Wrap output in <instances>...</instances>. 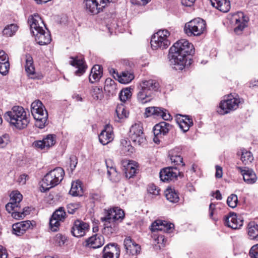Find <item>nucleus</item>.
<instances>
[{
    "mask_svg": "<svg viewBox=\"0 0 258 258\" xmlns=\"http://www.w3.org/2000/svg\"><path fill=\"white\" fill-rule=\"evenodd\" d=\"M215 208V205L213 203H211L209 206V211H214Z\"/></svg>",
    "mask_w": 258,
    "mask_h": 258,
    "instance_id": "obj_63",
    "label": "nucleus"
},
{
    "mask_svg": "<svg viewBox=\"0 0 258 258\" xmlns=\"http://www.w3.org/2000/svg\"><path fill=\"white\" fill-rule=\"evenodd\" d=\"M10 202L6 205V210L12 213L13 218L16 219H23L29 214V208L25 207L21 209L20 203L23 199L22 195L18 191L11 192Z\"/></svg>",
    "mask_w": 258,
    "mask_h": 258,
    "instance_id": "obj_4",
    "label": "nucleus"
},
{
    "mask_svg": "<svg viewBox=\"0 0 258 258\" xmlns=\"http://www.w3.org/2000/svg\"><path fill=\"white\" fill-rule=\"evenodd\" d=\"M137 163L130 161L125 168V176L127 178L133 177L137 173Z\"/></svg>",
    "mask_w": 258,
    "mask_h": 258,
    "instance_id": "obj_36",
    "label": "nucleus"
},
{
    "mask_svg": "<svg viewBox=\"0 0 258 258\" xmlns=\"http://www.w3.org/2000/svg\"><path fill=\"white\" fill-rule=\"evenodd\" d=\"M118 81L122 84H128L134 78L133 73L129 71H124L119 75L117 74Z\"/></svg>",
    "mask_w": 258,
    "mask_h": 258,
    "instance_id": "obj_39",
    "label": "nucleus"
},
{
    "mask_svg": "<svg viewBox=\"0 0 258 258\" xmlns=\"http://www.w3.org/2000/svg\"><path fill=\"white\" fill-rule=\"evenodd\" d=\"M116 0H84L83 8L87 13L95 15L102 12L107 4Z\"/></svg>",
    "mask_w": 258,
    "mask_h": 258,
    "instance_id": "obj_10",
    "label": "nucleus"
},
{
    "mask_svg": "<svg viewBox=\"0 0 258 258\" xmlns=\"http://www.w3.org/2000/svg\"><path fill=\"white\" fill-rule=\"evenodd\" d=\"M120 255V248L115 243L107 244L103 248V258H118Z\"/></svg>",
    "mask_w": 258,
    "mask_h": 258,
    "instance_id": "obj_20",
    "label": "nucleus"
},
{
    "mask_svg": "<svg viewBox=\"0 0 258 258\" xmlns=\"http://www.w3.org/2000/svg\"><path fill=\"white\" fill-rule=\"evenodd\" d=\"M154 138L153 139V140L154 141L155 143H159V140L158 139V138L159 137H160V136H154Z\"/></svg>",
    "mask_w": 258,
    "mask_h": 258,
    "instance_id": "obj_64",
    "label": "nucleus"
},
{
    "mask_svg": "<svg viewBox=\"0 0 258 258\" xmlns=\"http://www.w3.org/2000/svg\"><path fill=\"white\" fill-rule=\"evenodd\" d=\"M53 240L55 245L61 246L64 244L67 238L65 236L59 233L55 236Z\"/></svg>",
    "mask_w": 258,
    "mask_h": 258,
    "instance_id": "obj_49",
    "label": "nucleus"
},
{
    "mask_svg": "<svg viewBox=\"0 0 258 258\" xmlns=\"http://www.w3.org/2000/svg\"><path fill=\"white\" fill-rule=\"evenodd\" d=\"M169 157L171 163H174L175 165H179L181 164L182 166H184V163L183 162V158L180 155L176 154L175 150H171L169 152Z\"/></svg>",
    "mask_w": 258,
    "mask_h": 258,
    "instance_id": "obj_42",
    "label": "nucleus"
},
{
    "mask_svg": "<svg viewBox=\"0 0 258 258\" xmlns=\"http://www.w3.org/2000/svg\"><path fill=\"white\" fill-rule=\"evenodd\" d=\"M70 194L73 196H81L83 194V188L80 181L73 182L70 190Z\"/></svg>",
    "mask_w": 258,
    "mask_h": 258,
    "instance_id": "obj_40",
    "label": "nucleus"
},
{
    "mask_svg": "<svg viewBox=\"0 0 258 258\" xmlns=\"http://www.w3.org/2000/svg\"><path fill=\"white\" fill-rule=\"evenodd\" d=\"M124 217L123 211L118 207L104 210V216L100 218L103 223V233L108 237L115 233L118 230V222H121Z\"/></svg>",
    "mask_w": 258,
    "mask_h": 258,
    "instance_id": "obj_2",
    "label": "nucleus"
},
{
    "mask_svg": "<svg viewBox=\"0 0 258 258\" xmlns=\"http://www.w3.org/2000/svg\"><path fill=\"white\" fill-rule=\"evenodd\" d=\"M64 170L59 167L51 170L43 178L41 182L40 190L45 192L59 184L63 179Z\"/></svg>",
    "mask_w": 258,
    "mask_h": 258,
    "instance_id": "obj_6",
    "label": "nucleus"
},
{
    "mask_svg": "<svg viewBox=\"0 0 258 258\" xmlns=\"http://www.w3.org/2000/svg\"><path fill=\"white\" fill-rule=\"evenodd\" d=\"M243 223V220L240 217H238L237 214L234 212L229 213L224 217V224L233 229L240 228Z\"/></svg>",
    "mask_w": 258,
    "mask_h": 258,
    "instance_id": "obj_14",
    "label": "nucleus"
},
{
    "mask_svg": "<svg viewBox=\"0 0 258 258\" xmlns=\"http://www.w3.org/2000/svg\"><path fill=\"white\" fill-rule=\"evenodd\" d=\"M56 143V136L54 135L49 134L47 135L42 140L36 141L33 145L37 148L44 149L49 148L53 146Z\"/></svg>",
    "mask_w": 258,
    "mask_h": 258,
    "instance_id": "obj_21",
    "label": "nucleus"
},
{
    "mask_svg": "<svg viewBox=\"0 0 258 258\" xmlns=\"http://www.w3.org/2000/svg\"><path fill=\"white\" fill-rule=\"evenodd\" d=\"M113 139V130L111 126L106 124L99 135L100 142L103 145H107Z\"/></svg>",
    "mask_w": 258,
    "mask_h": 258,
    "instance_id": "obj_22",
    "label": "nucleus"
},
{
    "mask_svg": "<svg viewBox=\"0 0 258 258\" xmlns=\"http://www.w3.org/2000/svg\"><path fill=\"white\" fill-rule=\"evenodd\" d=\"M124 246L126 252L129 254L136 255L140 253V246L133 241L130 237H127L124 240Z\"/></svg>",
    "mask_w": 258,
    "mask_h": 258,
    "instance_id": "obj_26",
    "label": "nucleus"
},
{
    "mask_svg": "<svg viewBox=\"0 0 258 258\" xmlns=\"http://www.w3.org/2000/svg\"><path fill=\"white\" fill-rule=\"evenodd\" d=\"M4 118L11 125L19 130L25 128L30 122L29 115L20 106H13L11 110L5 113Z\"/></svg>",
    "mask_w": 258,
    "mask_h": 258,
    "instance_id": "obj_3",
    "label": "nucleus"
},
{
    "mask_svg": "<svg viewBox=\"0 0 258 258\" xmlns=\"http://www.w3.org/2000/svg\"><path fill=\"white\" fill-rule=\"evenodd\" d=\"M206 29L205 21L200 18H197L185 24L184 31L188 36H199L204 32Z\"/></svg>",
    "mask_w": 258,
    "mask_h": 258,
    "instance_id": "obj_8",
    "label": "nucleus"
},
{
    "mask_svg": "<svg viewBox=\"0 0 258 258\" xmlns=\"http://www.w3.org/2000/svg\"><path fill=\"white\" fill-rule=\"evenodd\" d=\"M70 166L72 171H73L76 168L78 163V159L76 156L72 155L70 157Z\"/></svg>",
    "mask_w": 258,
    "mask_h": 258,
    "instance_id": "obj_56",
    "label": "nucleus"
},
{
    "mask_svg": "<svg viewBox=\"0 0 258 258\" xmlns=\"http://www.w3.org/2000/svg\"><path fill=\"white\" fill-rule=\"evenodd\" d=\"M131 90L132 89L130 88H126L121 90L119 93V97L122 102H125L131 97L132 95Z\"/></svg>",
    "mask_w": 258,
    "mask_h": 258,
    "instance_id": "obj_44",
    "label": "nucleus"
},
{
    "mask_svg": "<svg viewBox=\"0 0 258 258\" xmlns=\"http://www.w3.org/2000/svg\"><path fill=\"white\" fill-rule=\"evenodd\" d=\"M212 5L223 13L228 12L230 9L229 0H210Z\"/></svg>",
    "mask_w": 258,
    "mask_h": 258,
    "instance_id": "obj_31",
    "label": "nucleus"
},
{
    "mask_svg": "<svg viewBox=\"0 0 258 258\" xmlns=\"http://www.w3.org/2000/svg\"><path fill=\"white\" fill-rule=\"evenodd\" d=\"M102 68L101 66L96 64L92 68L89 77V82L93 83L98 81L102 76Z\"/></svg>",
    "mask_w": 258,
    "mask_h": 258,
    "instance_id": "obj_33",
    "label": "nucleus"
},
{
    "mask_svg": "<svg viewBox=\"0 0 258 258\" xmlns=\"http://www.w3.org/2000/svg\"><path fill=\"white\" fill-rule=\"evenodd\" d=\"M148 190L150 194L154 195H158L159 194L160 189L154 184L149 185Z\"/></svg>",
    "mask_w": 258,
    "mask_h": 258,
    "instance_id": "obj_55",
    "label": "nucleus"
},
{
    "mask_svg": "<svg viewBox=\"0 0 258 258\" xmlns=\"http://www.w3.org/2000/svg\"><path fill=\"white\" fill-rule=\"evenodd\" d=\"M215 198L218 200H221L222 199V195L219 190H217L214 194Z\"/></svg>",
    "mask_w": 258,
    "mask_h": 258,
    "instance_id": "obj_62",
    "label": "nucleus"
},
{
    "mask_svg": "<svg viewBox=\"0 0 258 258\" xmlns=\"http://www.w3.org/2000/svg\"><path fill=\"white\" fill-rule=\"evenodd\" d=\"M131 143L130 141H128L126 139H122L120 141V145L121 146V148L123 147H125L127 145H129Z\"/></svg>",
    "mask_w": 258,
    "mask_h": 258,
    "instance_id": "obj_61",
    "label": "nucleus"
},
{
    "mask_svg": "<svg viewBox=\"0 0 258 258\" xmlns=\"http://www.w3.org/2000/svg\"><path fill=\"white\" fill-rule=\"evenodd\" d=\"M121 150L123 153L126 155H130L134 152V148L131 145V143H130L129 145H127L125 147L122 148Z\"/></svg>",
    "mask_w": 258,
    "mask_h": 258,
    "instance_id": "obj_53",
    "label": "nucleus"
},
{
    "mask_svg": "<svg viewBox=\"0 0 258 258\" xmlns=\"http://www.w3.org/2000/svg\"><path fill=\"white\" fill-rule=\"evenodd\" d=\"M28 22L30 27V30L32 33L34 31H38L43 28L46 29V26L40 16L37 14H35L31 16Z\"/></svg>",
    "mask_w": 258,
    "mask_h": 258,
    "instance_id": "obj_18",
    "label": "nucleus"
},
{
    "mask_svg": "<svg viewBox=\"0 0 258 258\" xmlns=\"http://www.w3.org/2000/svg\"><path fill=\"white\" fill-rule=\"evenodd\" d=\"M180 174L176 167H168L162 169L160 172V178L164 182L176 179Z\"/></svg>",
    "mask_w": 258,
    "mask_h": 258,
    "instance_id": "obj_17",
    "label": "nucleus"
},
{
    "mask_svg": "<svg viewBox=\"0 0 258 258\" xmlns=\"http://www.w3.org/2000/svg\"><path fill=\"white\" fill-rule=\"evenodd\" d=\"M107 168V175L108 178L113 182H117L119 181L120 175L116 170V168L113 166H109L108 163L106 162Z\"/></svg>",
    "mask_w": 258,
    "mask_h": 258,
    "instance_id": "obj_41",
    "label": "nucleus"
},
{
    "mask_svg": "<svg viewBox=\"0 0 258 258\" xmlns=\"http://www.w3.org/2000/svg\"><path fill=\"white\" fill-rule=\"evenodd\" d=\"M177 122L180 128L184 133L187 132L193 124L192 119L187 115L181 116V118L178 119Z\"/></svg>",
    "mask_w": 258,
    "mask_h": 258,
    "instance_id": "obj_35",
    "label": "nucleus"
},
{
    "mask_svg": "<svg viewBox=\"0 0 258 258\" xmlns=\"http://www.w3.org/2000/svg\"><path fill=\"white\" fill-rule=\"evenodd\" d=\"M33 35L35 37L36 41L40 45H47L51 41L50 32L46 28L33 32Z\"/></svg>",
    "mask_w": 258,
    "mask_h": 258,
    "instance_id": "obj_16",
    "label": "nucleus"
},
{
    "mask_svg": "<svg viewBox=\"0 0 258 258\" xmlns=\"http://www.w3.org/2000/svg\"><path fill=\"white\" fill-rule=\"evenodd\" d=\"M172 125L164 121L160 122L154 126V135L155 136L162 137L167 135Z\"/></svg>",
    "mask_w": 258,
    "mask_h": 258,
    "instance_id": "obj_28",
    "label": "nucleus"
},
{
    "mask_svg": "<svg viewBox=\"0 0 258 258\" xmlns=\"http://www.w3.org/2000/svg\"><path fill=\"white\" fill-rule=\"evenodd\" d=\"M25 71L27 73L28 76L31 79H35L36 78V75L32 57L30 54H26L25 55Z\"/></svg>",
    "mask_w": 258,
    "mask_h": 258,
    "instance_id": "obj_32",
    "label": "nucleus"
},
{
    "mask_svg": "<svg viewBox=\"0 0 258 258\" xmlns=\"http://www.w3.org/2000/svg\"><path fill=\"white\" fill-rule=\"evenodd\" d=\"M10 69V63L9 61L6 62H1L0 63V73L3 75H6L9 72Z\"/></svg>",
    "mask_w": 258,
    "mask_h": 258,
    "instance_id": "obj_50",
    "label": "nucleus"
},
{
    "mask_svg": "<svg viewBox=\"0 0 258 258\" xmlns=\"http://www.w3.org/2000/svg\"><path fill=\"white\" fill-rule=\"evenodd\" d=\"M194 45L186 39H180L175 43L169 49L168 58L171 64L174 66L176 70L182 71L186 66L189 65L190 59L188 64L187 56L194 53Z\"/></svg>",
    "mask_w": 258,
    "mask_h": 258,
    "instance_id": "obj_1",
    "label": "nucleus"
},
{
    "mask_svg": "<svg viewBox=\"0 0 258 258\" xmlns=\"http://www.w3.org/2000/svg\"><path fill=\"white\" fill-rule=\"evenodd\" d=\"M141 87L144 90L149 92L153 95V92L157 91L159 88V83L154 80L143 81L140 84Z\"/></svg>",
    "mask_w": 258,
    "mask_h": 258,
    "instance_id": "obj_30",
    "label": "nucleus"
},
{
    "mask_svg": "<svg viewBox=\"0 0 258 258\" xmlns=\"http://www.w3.org/2000/svg\"><path fill=\"white\" fill-rule=\"evenodd\" d=\"M166 199L171 203H176L179 200V198L175 190L172 188H168L165 191Z\"/></svg>",
    "mask_w": 258,
    "mask_h": 258,
    "instance_id": "obj_37",
    "label": "nucleus"
},
{
    "mask_svg": "<svg viewBox=\"0 0 258 258\" xmlns=\"http://www.w3.org/2000/svg\"><path fill=\"white\" fill-rule=\"evenodd\" d=\"M216 171L215 173V176L217 178H220L222 177L223 172L222 169L220 166H216Z\"/></svg>",
    "mask_w": 258,
    "mask_h": 258,
    "instance_id": "obj_60",
    "label": "nucleus"
},
{
    "mask_svg": "<svg viewBox=\"0 0 258 258\" xmlns=\"http://www.w3.org/2000/svg\"><path fill=\"white\" fill-rule=\"evenodd\" d=\"M116 113L119 119H123L127 117L128 112L125 109L124 105L120 104L118 105L116 108Z\"/></svg>",
    "mask_w": 258,
    "mask_h": 258,
    "instance_id": "obj_46",
    "label": "nucleus"
},
{
    "mask_svg": "<svg viewBox=\"0 0 258 258\" xmlns=\"http://www.w3.org/2000/svg\"><path fill=\"white\" fill-rule=\"evenodd\" d=\"M10 142V137L9 134H5L0 136V147H5Z\"/></svg>",
    "mask_w": 258,
    "mask_h": 258,
    "instance_id": "obj_51",
    "label": "nucleus"
},
{
    "mask_svg": "<svg viewBox=\"0 0 258 258\" xmlns=\"http://www.w3.org/2000/svg\"><path fill=\"white\" fill-rule=\"evenodd\" d=\"M249 255L250 258H258V243L250 248Z\"/></svg>",
    "mask_w": 258,
    "mask_h": 258,
    "instance_id": "obj_52",
    "label": "nucleus"
},
{
    "mask_svg": "<svg viewBox=\"0 0 258 258\" xmlns=\"http://www.w3.org/2000/svg\"><path fill=\"white\" fill-rule=\"evenodd\" d=\"M31 111L36 120V126L43 128L47 124L48 113L42 102L40 100L34 101L31 104Z\"/></svg>",
    "mask_w": 258,
    "mask_h": 258,
    "instance_id": "obj_7",
    "label": "nucleus"
},
{
    "mask_svg": "<svg viewBox=\"0 0 258 258\" xmlns=\"http://www.w3.org/2000/svg\"><path fill=\"white\" fill-rule=\"evenodd\" d=\"M238 202V197L236 195L234 194L230 195L227 199L228 206L232 209L237 207Z\"/></svg>",
    "mask_w": 258,
    "mask_h": 258,
    "instance_id": "obj_48",
    "label": "nucleus"
},
{
    "mask_svg": "<svg viewBox=\"0 0 258 258\" xmlns=\"http://www.w3.org/2000/svg\"><path fill=\"white\" fill-rule=\"evenodd\" d=\"M196 0H181V3L183 6L185 7H191L194 5Z\"/></svg>",
    "mask_w": 258,
    "mask_h": 258,
    "instance_id": "obj_58",
    "label": "nucleus"
},
{
    "mask_svg": "<svg viewBox=\"0 0 258 258\" xmlns=\"http://www.w3.org/2000/svg\"><path fill=\"white\" fill-rule=\"evenodd\" d=\"M237 168L242 175L244 182L247 184H253L256 181V175L252 170L246 168L243 169L240 167H238Z\"/></svg>",
    "mask_w": 258,
    "mask_h": 258,
    "instance_id": "obj_29",
    "label": "nucleus"
},
{
    "mask_svg": "<svg viewBox=\"0 0 258 258\" xmlns=\"http://www.w3.org/2000/svg\"><path fill=\"white\" fill-rule=\"evenodd\" d=\"M253 160V157L250 152L247 151L245 149L242 150L241 160L244 164L248 165L252 162Z\"/></svg>",
    "mask_w": 258,
    "mask_h": 258,
    "instance_id": "obj_43",
    "label": "nucleus"
},
{
    "mask_svg": "<svg viewBox=\"0 0 258 258\" xmlns=\"http://www.w3.org/2000/svg\"><path fill=\"white\" fill-rule=\"evenodd\" d=\"M8 252L6 249L2 245H0V258H7Z\"/></svg>",
    "mask_w": 258,
    "mask_h": 258,
    "instance_id": "obj_59",
    "label": "nucleus"
},
{
    "mask_svg": "<svg viewBox=\"0 0 258 258\" xmlns=\"http://www.w3.org/2000/svg\"><path fill=\"white\" fill-rule=\"evenodd\" d=\"M233 19L235 21V27L234 31L239 34L246 26L247 20L242 12H238L233 15Z\"/></svg>",
    "mask_w": 258,
    "mask_h": 258,
    "instance_id": "obj_24",
    "label": "nucleus"
},
{
    "mask_svg": "<svg viewBox=\"0 0 258 258\" xmlns=\"http://www.w3.org/2000/svg\"><path fill=\"white\" fill-rule=\"evenodd\" d=\"M9 61V58L5 51H0V63L1 62H6Z\"/></svg>",
    "mask_w": 258,
    "mask_h": 258,
    "instance_id": "obj_57",
    "label": "nucleus"
},
{
    "mask_svg": "<svg viewBox=\"0 0 258 258\" xmlns=\"http://www.w3.org/2000/svg\"><path fill=\"white\" fill-rule=\"evenodd\" d=\"M12 227L13 233L20 236L24 234L27 230L32 229L33 225L30 221H24L13 224Z\"/></svg>",
    "mask_w": 258,
    "mask_h": 258,
    "instance_id": "obj_23",
    "label": "nucleus"
},
{
    "mask_svg": "<svg viewBox=\"0 0 258 258\" xmlns=\"http://www.w3.org/2000/svg\"><path fill=\"white\" fill-rule=\"evenodd\" d=\"M91 95L96 100H101L103 98V93L101 88L95 87L91 90Z\"/></svg>",
    "mask_w": 258,
    "mask_h": 258,
    "instance_id": "obj_47",
    "label": "nucleus"
},
{
    "mask_svg": "<svg viewBox=\"0 0 258 258\" xmlns=\"http://www.w3.org/2000/svg\"><path fill=\"white\" fill-rule=\"evenodd\" d=\"M86 245L93 248H97L102 246L104 243V239L102 235L96 234L86 240Z\"/></svg>",
    "mask_w": 258,
    "mask_h": 258,
    "instance_id": "obj_27",
    "label": "nucleus"
},
{
    "mask_svg": "<svg viewBox=\"0 0 258 258\" xmlns=\"http://www.w3.org/2000/svg\"><path fill=\"white\" fill-rule=\"evenodd\" d=\"M146 113L149 115H154L161 117L164 120H168L172 118L170 114L166 110L158 107H149L146 108Z\"/></svg>",
    "mask_w": 258,
    "mask_h": 258,
    "instance_id": "obj_25",
    "label": "nucleus"
},
{
    "mask_svg": "<svg viewBox=\"0 0 258 258\" xmlns=\"http://www.w3.org/2000/svg\"><path fill=\"white\" fill-rule=\"evenodd\" d=\"M66 213L63 207H59L52 214L49 221V227L52 231H57L60 226V222L64 221Z\"/></svg>",
    "mask_w": 258,
    "mask_h": 258,
    "instance_id": "obj_13",
    "label": "nucleus"
},
{
    "mask_svg": "<svg viewBox=\"0 0 258 258\" xmlns=\"http://www.w3.org/2000/svg\"><path fill=\"white\" fill-rule=\"evenodd\" d=\"M240 103V98L237 95L234 96L229 94L226 99L221 101L219 105L220 109L217 112L222 115L228 113L231 111L236 109Z\"/></svg>",
    "mask_w": 258,
    "mask_h": 258,
    "instance_id": "obj_11",
    "label": "nucleus"
},
{
    "mask_svg": "<svg viewBox=\"0 0 258 258\" xmlns=\"http://www.w3.org/2000/svg\"><path fill=\"white\" fill-rule=\"evenodd\" d=\"M18 27L16 25L12 24L7 26L3 30V33L4 35L8 37L13 36L17 31Z\"/></svg>",
    "mask_w": 258,
    "mask_h": 258,
    "instance_id": "obj_45",
    "label": "nucleus"
},
{
    "mask_svg": "<svg viewBox=\"0 0 258 258\" xmlns=\"http://www.w3.org/2000/svg\"><path fill=\"white\" fill-rule=\"evenodd\" d=\"M80 205L78 204H70L67 206V211L69 214H74L79 209Z\"/></svg>",
    "mask_w": 258,
    "mask_h": 258,
    "instance_id": "obj_54",
    "label": "nucleus"
},
{
    "mask_svg": "<svg viewBox=\"0 0 258 258\" xmlns=\"http://www.w3.org/2000/svg\"><path fill=\"white\" fill-rule=\"evenodd\" d=\"M174 227L173 224L161 220H156L152 223L150 229L154 233L153 236L155 242L158 244V245L155 244L156 249H160L164 247L166 244L167 239H165L164 235L161 234L157 235L155 232L163 231L164 232L170 233L173 231Z\"/></svg>",
    "mask_w": 258,
    "mask_h": 258,
    "instance_id": "obj_5",
    "label": "nucleus"
},
{
    "mask_svg": "<svg viewBox=\"0 0 258 258\" xmlns=\"http://www.w3.org/2000/svg\"><path fill=\"white\" fill-rule=\"evenodd\" d=\"M247 233L249 239L258 240V224L254 221L248 223L247 226Z\"/></svg>",
    "mask_w": 258,
    "mask_h": 258,
    "instance_id": "obj_34",
    "label": "nucleus"
},
{
    "mask_svg": "<svg viewBox=\"0 0 258 258\" xmlns=\"http://www.w3.org/2000/svg\"><path fill=\"white\" fill-rule=\"evenodd\" d=\"M170 34V32L167 30H160L155 33L152 36L150 41L153 49L167 48L170 44V41L168 39Z\"/></svg>",
    "mask_w": 258,
    "mask_h": 258,
    "instance_id": "obj_9",
    "label": "nucleus"
},
{
    "mask_svg": "<svg viewBox=\"0 0 258 258\" xmlns=\"http://www.w3.org/2000/svg\"><path fill=\"white\" fill-rule=\"evenodd\" d=\"M129 136L135 145L144 146L146 144L143 127L140 122L135 123L131 126Z\"/></svg>",
    "mask_w": 258,
    "mask_h": 258,
    "instance_id": "obj_12",
    "label": "nucleus"
},
{
    "mask_svg": "<svg viewBox=\"0 0 258 258\" xmlns=\"http://www.w3.org/2000/svg\"><path fill=\"white\" fill-rule=\"evenodd\" d=\"M89 224L82 221H76L71 228V233L76 237L84 236L89 230Z\"/></svg>",
    "mask_w": 258,
    "mask_h": 258,
    "instance_id": "obj_15",
    "label": "nucleus"
},
{
    "mask_svg": "<svg viewBox=\"0 0 258 258\" xmlns=\"http://www.w3.org/2000/svg\"><path fill=\"white\" fill-rule=\"evenodd\" d=\"M152 97V95L147 91L144 90V88L141 89L137 94L138 100L142 104L149 102Z\"/></svg>",
    "mask_w": 258,
    "mask_h": 258,
    "instance_id": "obj_38",
    "label": "nucleus"
},
{
    "mask_svg": "<svg viewBox=\"0 0 258 258\" xmlns=\"http://www.w3.org/2000/svg\"><path fill=\"white\" fill-rule=\"evenodd\" d=\"M70 58L71 59L69 62L70 64L78 69L75 72V74L79 76L82 75L87 69V65L84 58L76 56H71Z\"/></svg>",
    "mask_w": 258,
    "mask_h": 258,
    "instance_id": "obj_19",
    "label": "nucleus"
}]
</instances>
